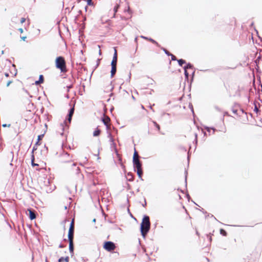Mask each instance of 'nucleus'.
Listing matches in <instances>:
<instances>
[{
    "instance_id": "f257e3e1",
    "label": "nucleus",
    "mask_w": 262,
    "mask_h": 262,
    "mask_svg": "<svg viewBox=\"0 0 262 262\" xmlns=\"http://www.w3.org/2000/svg\"><path fill=\"white\" fill-rule=\"evenodd\" d=\"M150 228V222L149 217L148 215H144L140 225L141 233L144 238H145V236L149 232Z\"/></svg>"
},
{
    "instance_id": "f03ea898",
    "label": "nucleus",
    "mask_w": 262,
    "mask_h": 262,
    "mask_svg": "<svg viewBox=\"0 0 262 262\" xmlns=\"http://www.w3.org/2000/svg\"><path fill=\"white\" fill-rule=\"evenodd\" d=\"M134 169L135 171L137 172V174L139 178L141 179L142 181L143 180L142 178V176L143 175V170L142 168V163L140 161L139 159L135 158V157L133 160Z\"/></svg>"
},
{
    "instance_id": "7ed1b4c3",
    "label": "nucleus",
    "mask_w": 262,
    "mask_h": 262,
    "mask_svg": "<svg viewBox=\"0 0 262 262\" xmlns=\"http://www.w3.org/2000/svg\"><path fill=\"white\" fill-rule=\"evenodd\" d=\"M56 67L59 69L61 72H67L66 61L62 56L57 57L55 60Z\"/></svg>"
},
{
    "instance_id": "20e7f679",
    "label": "nucleus",
    "mask_w": 262,
    "mask_h": 262,
    "mask_svg": "<svg viewBox=\"0 0 262 262\" xmlns=\"http://www.w3.org/2000/svg\"><path fill=\"white\" fill-rule=\"evenodd\" d=\"M69 160H62V162L67 164L66 167L70 170L73 171L76 174H78L80 172L79 167L77 166V163L72 161L71 158Z\"/></svg>"
},
{
    "instance_id": "39448f33",
    "label": "nucleus",
    "mask_w": 262,
    "mask_h": 262,
    "mask_svg": "<svg viewBox=\"0 0 262 262\" xmlns=\"http://www.w3.org/2000/svg\"><path fill=\"white\" fill-rule=\"evenodd\" d=\"M74 220L73 219L69 227L68 232V241H72L74 239Z\"/></svg>"
},
{
    "instance_id": "423d86ee",
    "label": "nucleus",
    "mask_w": 262,
    "mask_h": 262,
    "mask_svg": "<svg viewBox=\"0 0 262 262\" xmlns=\"http://www.w3.org/2000/svg\"><path fill=\"white\" fill-rule=\"evenodd\" d=\"M116 248L115 244L111 241L105 242L103 245V248L107 251H112Z\"/></svg>"
},
{
    "instance_id": "0eeeda50",
    "label": "nucleus",
    "mask_w": 262,
    "mask_h": 262,
    "mask_svg": "<svg viewBox=\"0 0 262 262\" xmlns=\"http://www.w3.org/2000/svg\"><path fill=\"white\" fill-rule=\"evenodd\" d=\"M74 105L69 110L67 118V120L69 123H70L71 122L72 118L74 113Z\"/></svg>"
},
{
    "instance_id": "6e6552de",
    "label": "nucleus",
    "mask_w": 262,
    "mask_h": 262,
    "mask_svg": "<svg viewBox=\"0 0 262 262\" xmlns=\"http://www.w3.org/2000/svg\"><path fill=\"white\" fill-rule=\"evenodd\" d=\"M28 211H29V219L31 220H33L35 219L36 217L35 211H33V210H32L31 209H28Z\"/></svg>"
},
{
    "instance_id": "1a4fd4ad",
    "label": "nucleus",
    "mask_w": 262,
    "mask_h": 262,
    "mask_svg": "<svg viewBox=\"0 0 262 262\" xmlns=\"http://www.w3.org/2000/svg\"><path fill=\"white\" fill-rule=\"evenodd\" d=\"M117 52L115 48V52L113 55V60L111 62V64L117 65Z\"/></svg>"
},
{
    "instance_id": "9d476101",
    "label": "nucleus",
    "mask_w": 262,
    "mask_h": 262,
    "mask_svg": "<svg viewBox=\"0 0 262 262\" xmlns=\"http://www.w3.org/2000/svg\"><path fill=\"white\" fill-rule=\"evenodd\" d=\"M111 77L112 78L115 75L117 71V65L111 64Z\"/></svg>"
},
{
    "instance_id": "9b49d317",
    "label": "nucleus",
    "mask_w": 262,
    "mask_h": 262,
    "mask_svg": "<svg viewBox=\"0 0 262 262\" xmlns=\"http://www.w3.org/2000/svg\"><path fill=\"white\" fill-rule=\"evenodd\" d=\"M69 242V251L72 255L74 254V243L73 241Z\"/></svg>"
},
{
    "instance_id": "f8f14e48",
    "label": "nucleus",
    "mask_w": 262,
    "mask_h": 262,
    "mask_svg": "<svg viewBox=\"0 0 262 262\" xmlns=\"http://www.w3.org/2000/svg\"><path fill=\"white\" fill-rule=\"evenodd\" d=\"M141 37L143 38L148 40V41H150L152 43L156 45L157 47H160V45H159V43L156 40H154L153 39H152L151 38H148L147 37H145L143 36H141Z\"/></svg>"
},
{
    "instance_id": "ddd939ff",
    "label": "nucleus",
    "mask_w": 262,
    "mask_h": 262,
    "mask_svg": "<svg viewBox=\"0 0 262 262\" xmlns=\"http://www.w3.org/2000/svg\"><path fill=\"white\" fill-rule=\"evenodd\" d=\"M126 179L128 181L132 182L134 180V176L133 174L129 172H128L126 175Z\"/></svg>"
},
{
    "instance_id": "4468645a",
    "label": "nucleus",
    "mask_w": 262,
    "mask_h": 262,
    "mask_svg": "<svg viewBox=\"0 0 262 262\" xmlns=\"http://www.w3.org/2000/svg\"><path fill=\"white\" fill-rule=\"evenodd\" d=\"M68 126L67 125L66 121H64L63 123H61L60 125V129L61 130L62 132L60 133L61 135H63V131L64 130V126Z\"/></svg>"
},
{
    "instance_id": "2eb2a0df",
    "label": "nucleus",
    "mask_w": 262,
    "mask_h": 262,
    "mask_svg": "<svg viewBox=\"0 0 262 262\" xmlns=\"http://www.w3.org/2000/svg\"><path fill=\"white\" fill-rule=\"evenodd\" d=\"M69 256L61 257L58 259V262H69Z\"/></svg>"
},
{
    "instance_id": "dca6fc26",
    "label": "nucleus",
    "mask_w": 262,
    "mask_h": 262,
    "mask_svg": "<svg viewBox=\"0 0 262 262\" xmlns=\"http://www.w3.org/2000/svg\"><path fill=\"white\" fill-rule=\"evenodd\" d=\"M260 60H261V55H260V53H259L258 56L257 57L256 59L255 60V63L257 67V68H256L257 70H258L259 68L258 66V64H259Z\"/></svg>"
},
{
    "instance_id": "f3484780",
    "label": "nucleus",
    "mask_w": 262,
    "mask_h": 262,
    "mask_svg": "<svg viewBox=\"0 0 262 262\" xmlns=\"http://www.w3.org/2000/svg\"><path fill=\"white\" fill-rule=\"evenodd\" d=\"M102 121L103 124L105 125H106V124H108V122L110 121V119L108 117L104 116V117L102 118Z\"/></svg>"
},
{
    "instance_id": "a211bd4d",
    "label": "nucleus",
    "mask_w": 262,
    "mask_h": 262,
    "mask_svg": "<svg viewBox=\"0 0 262 262\" xmlns=\"http://www.w3.org/2000/svg\"><path fill=\"white\" fill-rule=\"evenodd\" d=\"M101 130L97 127L95 130L93 132V136L94 137H97L100 134Z\"/></svg>"
},
{
    "instance_id": "6ab92c4d",
    "label": "nucleus",
    "mask_w": 262,
    "mask_h": 262,
    "mask_svg": "<svg viewBox=\"0 0 262 262\" xmlns=\"http://www.w3.org/2000/svg\"><path fill=\"white\" fill-rule=\"evenodd\" d=\"M177 61L180 66H182L183 64L186 63V61L183 59H178Z\"/></svg>"
},
{
    "instance_id": "aec40b11",
    "label": "nucleus",
    "mask_w": 262,
    "mask_h": 262,
    "mask_svg": "<svg viewBox=\"0 0 262 262\" xmlns=\"http://www.w3.org/2000/svg\"><path fill=\"white\" fill-rule=\"evenodd\" d=\"M119 7V6L118 5H116L115 6V7H114L113 10H114V15H113V17H115L116 13L118 11Z\"/></svg>"
},
{
    "instance_id": "412c9836",
    "label": "nucleus",
    "mask_w": 262,
    "mask_h": 262,
    "mask_svg": "<svg viewBox=\"0 0 262 262\" xmlns=\"http://www.w3.org/2000/svg\"><path fill=\"white\" fill-rule=\"evenodd\" d=\"M34 155H33L32 156V159H31V165L32 166H38V164H35L34 162Z\"/></svg>"
},
{
    "instance_id": "4be33fe9",
    "label": "nucleus",
    "mask_w": 262,
    "mask_h": 262,
    "mask_svg": "<svg viewBox=\"0 0 262 262\" xmlns=\"http://www.w3.org/2000/svg\"><path fill=\"white\" fill-rule=\"evenodd\" d=\"M108 137L110 138V141L111 143H113L114 142V140L110 133H108Z\"/></svg>"
},
{
    "instance_id": "5701e85b",
    "label": "nucleus",
    "mask_w": 262,
    "mask_h": 262,
    "mask_svg": "<svg viewBox=\"0 0 262 262\" xmlns=\"http://www.w3.org/2000/svg\"><path fill=\"white\" fill-rule=\"evenodd\" d=\"M155 126L157 128V129L160 131V125L155 121H152Z\"/></svg>"
},
{
    "instance_id": "b1692460",
    "label": "nucleus",
    "mask_w": 262,
    "mask_h": 262,
    "mask_svg": "<svg viewBox=\"0 0 262 262\" xmlns=\"http://www.w3.org/2000/svg\"><path fill=\"white\" fill-rule=\"evenodd\" d=\"M220 233H221V234H222L223 236H226L227 235L226 231L224 229H220Z\"/></svg>"
},
{
    "instance_id": "393cba45",
    "label": "nucleus",
    "mask_w": 262,
    "mask_h": 262,
    "mask_svg": "<svg viewBox=\"0 0 262 262\" xmlns=\"http://www.w3.org/2000/svg\"><path fill=\"white\" fill-rule=\"evenodd\" d=\"M70 157V155L68 154L67 152L63 154V155L61 156V158L63 159H67V158Z\"/></svg>"
},
{
    "instance_id": "a878e982",
    "label": "nucleus",
    "mask_w": 262,
    "mask_h": 262,
    "mask_svg": "<svg viewBox=\"0 0 262 262\" xmlns=\"http://www.w3.org/2000/svg\"><path fill=\"white\" fill-rule=\"evenodd\" d=\"M138 158L139 159V156L138 154V152H137V151L136 150V149L135 150V152H134V156H133V158Z\"/></svg>"
},
{
    "instance_id": "bb28decb",
    "label": "nucleus",
    "mask_w": 262,
    "mask_h": 262,
    "mask_svg": "<svg viewBox=\"0 0 262 262\" xmlns=\"http://www.w3.org/2000/svg\"><path fill=\"white\" fill-rule=\"evenodd\" d=\"M169 56H171V60L175 61V60H178L177 59L176 57L174 55H173L172 54H170Z\"/></svg>"
},
{
    "instance_id": "cd10ccee",
    "label": "nucleus",
    "mask_w": 262,
    "mask_h": 262,
    "mask_svg": "<svg viewBox=\"0 0 262 262\" xmlns=\"http://www.w3.org/2000/svg\"><path fill=\"white\" fill-rule=\"evenodd\" d=\"M73 87V82H72L71 84H70L69 85H67V91L68 92H69V90L70 89L72 88Z\"/></svg>"
},
{
    "instance_id": "c85d7f7f",
    "label": "nucleus",
    "mask_w": 262,
    "mask_h": 262,
    "mask_svg": "<svg viewBox=\"0 0 262 262\" xmlns=\"http://www.w3.org/2000/svg\"><path fill=\"white\" fill-rule=\"evenodd\" d=\"M39 81L41 83H43V76L42 75H39Z\"/></svg>"
},
{
    "instance_id": "c756f323",
    "label": "nucleus",
    "mask_w": 262,
    "mask_h": 262,
    "mask_svg": "<svg viewBox=\"0 0 262 262\" xmlns=\"http://www.w3.org/2000/svg\"><path fill=\"white\" fill-rule=\"evenodd\" d=\"M186 68H187L188 69H192L193 66L190 63H188L186 64Z\"/></svg>"
},
{
    "instance_id": "7c9ffc66",
    "label": "nucleus",
    "mask_w": 262,
    "mask_h": 262,
    "mask_svg": "<svg viewBox=\"0 0 262 262\" xmlns=\"http://www.w3.org/2000/svg\"><path fill=\"white\" fill-rule=\"evenodd\" d=\"M184 75H185V77L186 79H188L189 73H188V72L186 70H185V71H184Z\"/></svg>"
},
{
    "instance_id": "2f4dec72",
    "label": "nucleus",
    "mask_w": 262,
    "mask_h": 262,
    "mask_svg": "<svg viewBox=\"0 0 262 262\" xmlns=\"http://www.w3.org/2000/svg\"><path fill=\"white\" fill-rule=\"evenodd\" d=\"M207 239H208L209 243H210L212 241V237H211V234H207Z\"/></svg>"
},
{
    "instance_id": "473e14b6",
    "label": "nucleus",
    "mask_w": 262,
    "mask_h": 262,
    "mask_svg": "<svg viewBox=\"0 0 262 262\" xmlns=\"http://www.w3.org/2000/svg\"><path fill=\"white\" fill-rule=\"evenodd\" d=\"M43 136H44L43 134L38 135L37 137V140L39 141L40 140H41L42 139V138L43 137Z\"/></svg>"
},
{
    "instance_id": "72a5a7b5",
    "label": "nucleus",
    "mask_w": 262,
    "mask_h": 262,
    "mask_svg": "<svg viewBox=\"0 0 262 262\" xmlns=\"http://www.w3.org/2000/svg\"><path fill=\"white\" fill-rule=\"evenodd\" d=\"M163 51L164 52V53L167 55L168 56H169L170 54H171L170 53H169L166 49H165V48H163Z\"/></svg>"
},
{
    "instance_id": "f704fd0d",
    "label": "nucleus",
    "mask_w": 262,
    "mask_h": 262,
    "mask_svg": "<svg viewBox=\"0 0 262 262\" xmlns=\"http://www.w3.org/2000/svg\"><path fill=\"white\" fill-rule=\"evenodd\" d=\"M120 164L121 168L123 169L124 171L125 172V166L123 165V164L121 162H120Z\"/></svg>"
},
{
    "instance_id": "c9c22d12",
    "label": "nucleus",
    "mask_w": 262,
    "mask_h": 262,
    "mask_svg": "<svg viewBox=\"0 0 262 262\" xmlns=\"http://www.w3.org/2000/svg\"><path fill=\"white\" fill-rule=\"evenodd\" d=\"M206 129H207V130L208 132H209L210 131V129H212L213 130V132H214V131L215 130V129L214 128H213V127H212V128H210V127H206Z\"/></svg>"
},
{
    "instance_id": "e433bc0d",
    "label": "nucleus",
    "mask_w": 262,
    "mask_h": 262,
    "mask_svg": "<svg viewBox=\"0 0 262 262\" xmlns=\"http://www.w3.org/2000/svg\"><path fill=\"white\" fill-rule=\"evenodd\" d=\"M100 59H97V64L96 65L95 69L97 68L99 66V63H100Z\"/></svg>"
},
{
    "instance_id": "4c0bfd02",
    "label": "nucleus",
    "mask_w": 262,
    "mask_h": 262,
    "mask_svg": "<svg viewBox=\"0 0 262 262\" xmlns=\"http://www.w3.org/2000/svg\"><path fill=\"white\" fill-rule=\"evenodd\" d=\"M26 20V19L25 18H24V17L21 18V20H20V23L21 24L24 23V22H25Z\"/></svg>"
},
{
    "instance_id": "58836bf2",
    "label": "nucleus",
    "mask_w": 262,
    "mask_h": 262,
    "mask_svg": "<svg viewBox=\"0 0 262 262\" xmlns=\"http://www.w3.org/2000/svg\"><path fill=\"white\" fill-rule=\"evenodd\" d=\"M189 106L190 109L191 110L192 112L194 113L192 105L191 104H190Z\"/></svg>"
},
{
    "instance_id": "ea45409f",
    "label": "nucleus",
    "mask_w": 262,
    "mask_h": 262,
    "mask_svg": "<svg viewBox=\"0 0 262 262\" xmlns=\"http://www.w3.org/2000/svg\"><path fill=\"white\" fill-rule=\"evenodd\" d=\"M189 106L190 109L191 110L192 112L194 113L192 105L191 104H190Z\"/></svg>"
},
{
    "instance_id": "a19ab883",
    "label": "nucleus",
    "mask_w": 262,
    "mask_h": 262,
    "mask_svg": "<svg viewBox=\"0 0 262 262\" xmlns=\"http://www.w3.org/2000/svg\"><path fill=\"white\" fill-rule=\"evenodd\" d=\"M194 142L195 143V144L197 143L198 140H197V134H195V139Z\"/></svg>"
},
{
    "instance_id": "79ce46f5",
    "label": "nucleus",
    "mask_w": 262,
    "mask_h": 262,
    "mask_svg": "<svg viewBox=\"0 0 262 262\" xmlns=\"http://www.w3.org/2000/svg\"><path fill=\"white\" fill-rule=\"evenodd\" d=\"M35 84H36V85H39V84H41V83H41V82H40L39 81V80H37V81H36L35 82Z\"/></svg>"
},
{
    "instance_id": "37998d69",
    "label": "nucleus",
    "mask_w": 262,
    "mask_h": 262,
    "mask_svg": "<svg viewBox=\"0 0 262 262\" xmlns=\"http://www.w3.org/2000/svg\"><path fill=\"white\" fill-rule=\"evenodd\" d=\"M35 84H36V85H39V84H41V83H41V82H40L39 81V80H37V81H36L35 82Z\"/></svg>"
},
{
    "instance_id": "c03bdc74",
    "label": "nucleus",
    "mask_w": 262,
    "mask_h": 262,
    "mask_svg": "<svg viewBox=\"0 0 262 262\" xmlns=\"http://www.w3.org/2000/svg\"><path fill=\"white\" fill-rule=\"evenodd\" d=\"M111 147L113 146L114 148H116V144L114 142L113 143H111Z\"/></svg>"
},
{
    "instance_id": "a18cd8bd",
    "label": "nucleus",
    "mask_w": 262,
    "mask_h": 262,
    "mask_svg": "<svg viewBox=\"0 0 262 262\" xmlns=\"http://www.w3.org/2000/svg\"><path fill=\"white\" fill-rule=\"evenodd\" d=\"M92 0H87L88 5H91L92 4Z\"/></svg>"
},
{
    "instance_id": "49530a36",
    "label": "nucleus",
    "mask_w": 262,
    "mask_h": 262,
    "mask_svg": "<svg viewBox=\"0 0 262 262\" xmlns=\"http://www.w3.org/2000/svg\"><path fill=\"white\" fill-rule=\"evenodd\" d=\"M254 111L256 113H257V112H258V108L256 106H255V108H254Z\"/></svg>"
},
{
    "instance_id": "de8ad7c7",
    "label": "nucleus",
    "mask_w": 262,
    "mask_h": 262,
    "mask_svg": "<svg viewBox=\"0 0 262 262\" xmlns=\"http://www.w3.org/2000/svg\"><path fill=\"white\" fill-rule=\"evenodd\" d=\"M185 174H186V176H185V183H186V186L187 185V172L186 171H185Z\"/></svg>"
},
{
    "instance_id": "09e8293b",
    "label": "nucleus",
    "mask_w": 262,
    "mask_h": 262,
    "mask_svg": "<svg viewBox=\"0 0 262 262\" xmlns=\"http://www.w3.org/2000/svg\"><path fill=\"white\" fill-rule=\"evenodd\" d=\"M65 247V246H64V245H63V244H60L59 245V248H63V247Z\"/></svg>"
},
{
    "instance_id": "8fccbe9b",
    "label": "nucleus",
    "mask_w": 262,
    "mask_h": 262,
    "mask_svg": "<svg viewBox=\"0 0 262 262\" xmlns=\"http://www.w3.org/2000/svg\"><path fill=\"white\" fill-rule=\"evenodd\" d=\"M146 200H145V199H144V203H143V204H142V206H143V207H145V206H146Z\"/></svg>"
},
{
    "instance_id": "3c124183",
    "label": "nucleus",
    "mask_w": 262,
    "mask_h": 262,
    "mask_svg": "<svg viewBox=\"0 0 262 262\" xmlns=\"http://www.w3.org/2000/svg\"><path fill=\"white\" fill-rule=\"evenodd\" d=\"M105 126H106V129H107V130L110 129V125H109L108 124H106V125H105Z\"/></svg>"
},
{
    "instance_id": "603ef678",
    "label": "nucleus",
    "mask_w": 262,
    "mask_h": 262,
    "mask_svg": "<svg viewBox=\"0 0 262 262\" xmlns=\"http://www.w3.org/2000/svg\"><path fill=\"white\" fill-rule=\"evenodd\" d=\"M10 126V124H8V125H7V124H3V127H6V126H8V127H9Z\"/></svg>"
},
{
    "instance_id": "864d4df0",
    "label": "nucleus",
    "mask_w": 262,
    "mask_h": 262,
    "mask_svg": "<svg viewBox=\"0 0 262 262\" xmlns=\"http://www.w3.org/2000/svg\"><path fill=\"white\" fill-rule=\"evenodd\" d=\"M11 82H12V81H9L7 82V86H8L10 84V83H11Z\"/></svg>"
},
{
    "instance_id": "5fc2aeb1",
    "label": "nucleus",
    "mask_w": 262,
    "mask_h": 262,
    "mask_svg": "<svg viewBox=\"0 0 262 262\" xmlns=\"http://www.w3.org/2000/svg\"><path fill=\"white\" fill-rule=\"evenodd\" d=\"M39 144H39V141L37 140V142H36V143L35 144V145H35V146H36V145H39Z\"/></svg>"
},
{
    "instance_id": "6e6d98bb",
    "label": "nucleus",
    "mask_w": 262,
    "mask_h": 262,
    "mask_svg": "<svg viewBox=\"0 0 262 262\" xmlns=\"http://www.w3.org/2000/svg\"><path fill=\"white\" fill-rule=\"evenodd\" d=\"M35 146H35V145L33 146V149H32V152H33L34 150H36L37 149Z\"/></svg>"
},
{
    "instance_id": "4d7b16f0",
    "label": "nucleus",
    "mask_w": 262,
    "mask_h": 262,
    "mask_svg": "<svg viewBox=\"0 0 262 262\" xmlns=\"http://www.w3.org/2000/svg\"><path fill=\"white\" fill-rule=\"evenodd\" d=\"M201 211L203 212V213L204 214H206V213H207V212H206V211H205L204 210V209H203V208H202Z\"/></svg>"
},
{
    "instance_id": "13d9d810",
    "label": "nucleus",
    "mask_w": 262,
    "mask_h": 262,
    "mask_svg": "<svg viewBox=\"0 0 262 262\" xmlns=\"http://www.w3.org/2000/svg\"><path fill=\"white\" fill-rule=\"evenodd\" d=\"M19 31L21 33L23 32V29L21 28L19 29Z\"/></svg>"
},
{
    "instance_id": "bf43d9fd",
    "label": "nucleus",
    "mask_w": 262,
    "mask_h": 262,
    "mask_svg": "<svg viewBox=\"0 0 262 262\" xmlns=\"http://www.w3.org/2000/svg\"><path fill=\"white\" fill-rule=\"evenodd\" d=\"M183 69H184V71H185V70H186V71H187V70L188 69V68H186V66H185L184 67Z\"/></svg>"
},
{
    "instance_id": "052dcab7",
    "label": "nucleus",
    "mask_w": 262,
    "mask_h": 262,
    "mask_svg": "<svg viewBox=\"0 0 262 262\" xmlns=\"http://www.w3.org/2000/svg\"><path fill=\"white\" fill-rule=\"evenodd\" d=\"M21 38L23 40H25L26 38V36H23L21 37Z\"/></svg>"
},
{
    "instance_id": "680f3d73",
    "label": "nucleus",
    "mask_w": 262,
    "mask_h": 262,
    "mask_svg": "<svg viewBox=\"0 0 262 262\" xmlns=\"http://www.w3.org/2000/svg\"><path fill=\"white\" fill-rule=\"evenodd\" d=\"M167 115V116H170V114H169V113H164L163 114V115Z\"/></svg>"
},
{
    "instance_id": "e2e57ef3",
    "label": "nucleus",
    "mask_w": 262,
    "mask_h": 262,
    "mask_svg": "<svg viewBox=\"0 0 262 262\" xmlns=\"http://www.w3.org/2000/svg\"><path fill=\"white\" fill-rule=\"evenodd\" d=\"M5 75L6 76V77H8L9 76V74L8 73H6L5 74Z\"/></svg>"
},
{
    "instance_id": "0e129e2a",
    "label": "nucleus",
    "mask_w": 262,
    "mask_h": 262,
    "mask_svg": "<svg viewBox=\"0 0 262 262\" xmlns=\"http://www.w3.org/2000/svg\"><path fill=\"white\" fill-rule=\"evenodd\" d=\"M45 148H46V151L47 152L48 151V147L46 145H45Z\"/></svg>"
},
{
    "instance_id": "69168bd1",
    "label": "nucleus",
    "mask_w": 262,
    "mask_h": 262,
    "mask_svg": "<svg viewBox=\"0 0 262 262\" xmlns=\"http://www.w3.org/2000/svg\"><path fill=\"white\" fill-rule=\"evenodd\" d=\"M259 82H260L259 85H260V86L261 89H262V84L261 83L260 81H259Z\"/></svg>"
},
{
    "instance_id": "338daca9",
    "label": "nucleus",
    "mask_w": 262,
    "mask_h": 262,
    "mask_svg": "<svg viewBox=\"0 0 262 262\" xmlns=\"http://www.w3.org/2000/svg\"><path fill=\"white\" fill-rule=\"evenodd\" d=\"M187 198L189 199L190 198V196L188 194H187Z\"/></svg>"
},
{
    "instance_id": "774afa93",
    "label": "nucleus",
    "mask_w": 262,
    "mask_h": 262,
    "mask_svg": "<svg viewBox=\"0 0 262 262\" xmlns=\"http://www.w3.org/2000/svg\"><path fill=\"white\" fill-rule=\"evenodd\" d=\"M99 54L100 55L101 54V50H99Z\"/></svg>"
}]
</instances>
